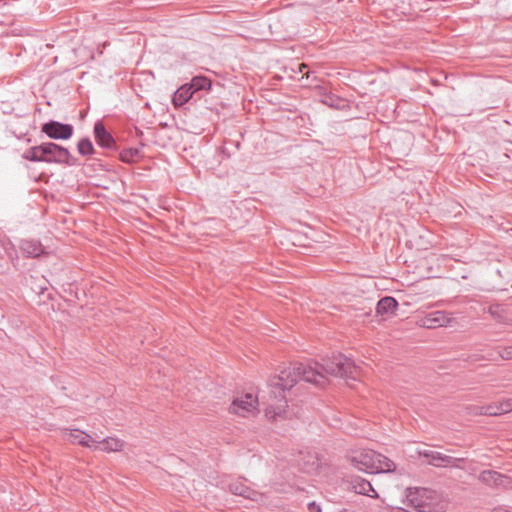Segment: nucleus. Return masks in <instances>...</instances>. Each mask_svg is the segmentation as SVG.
Masks as SVG:
<instances>
[{
  "mask_svg": "<svg viewBox=\"0 0 512 512\" xmlns=\"http://www.w3.org/2000/svg\"><path fill=\"white\" fill-rule=\"evenodd\" d=\"M339 512H351V511H350V510H346V509H344V510H341V511H339Z\"/></svg>",
  "mask_w": 512,
  "mask_h": 512,
  "instance_id": "obj_28",
  "label": "nucleus"
},
{
  "mask_svg": "<svg viewBox=\"0 0 512 512\" xmlns=\"http://www.w3.org/2000/svg\"><path fill=\"white\" fill-rule=\"evenodd\" d=\"M491 512H511V511L505 506H498V507L493 508Z\"/></svg>",
  "mask_w": 512,
  "mask_h": 512,
  "instance_id": "obj_25",
  "label": "nucleus"
},
{
  "mask_svg": "<svg viewBox=\"0 0 512 512\" xmlns=\"http://www.w3.org/2000/svg\"><path fill=\"white\" fill-rule=\"evenodd\" d=\"M123 448V442L116 437H107L103 440H98V443H95L94 450L100 451H120Z\"/></svg>",
  "mask_w": 512,
  "mask_h": 512,
  "instance_id": "obj_16",
  "label": "nucleus"
},
{
  "mask_svg": "<svg viewBox=\"0 0 512 512\" xmlns=\"http://www.w3.org/2000/svg\"><path fill=\"white\" fill-rule=\"evenodd\" d=\"M94 135L96 142L104 148H112L115 144L112 135L106 130L102 122L95 123Z\"/></svg>",
  "mask_w": 512,
  "mask_h": 512,
  "instance_id": "obj_13",
  "label": "nucleus"
},
{
  "mask_svg": "<svg viewBox=\"0 0 512 512\" xmlns=\"http://www.w3.org/2000/svg\"><path fill=\"white\" fill-rule=\"evenodd\" d=\"M499 355L502 359H512V346H508L499 351Z\"/></svg>",
  "mask_w": 512,
  "mask_h": 512,
  "instance_id": "obj_23",
  "label": "nucleus"
},
{
  "mask_svg": "<svg viewBox=\"0 0 512 512\" xmlns=\"http://www.w3.org/2000/svg\"><path fill=\"white\" fill-rule=\"evenodd\" d=\"M512 410V399H506L498 404H488L472 407V413L475 415L499 416Z\"/></svg>",
  "mask_w": 512,
  "mask_h": 512,
  "instance_id": "obj_7",
  "label": "nucleus"
},
{
  "mask_svg": "<svg viewBox=\"0 0 512 512\" xmlns=\"http://www.w3.org/2000/svg\"><path fill=\"white\" fill-rule=\"evenodd\" d=\"M4 272V268L3 266L0 264V274H2Z\"/></svg>",
  "mask_w": 512,
  "mask_h": 512,
  "instance_id": "obj_27",
  "label": "nucleus"
},
{
  "mask_svg": "<svg viewBox=\"0 0 512 512\" xmlns=\"http://www.w3.org/2000/svg\"><path fill=\"white\" fill-rule=\"evenodd\" d=\"M44 144V154H45V162H56L61 164H68L70 153L68 149L52 143H43Z\"/></svg>",
  "mask_w": 512,
  "mask_h": 512,
  "instance_id": "obj_8",
  "label": "nucleus"
},
{
  "mask_svg": "<svg viewBox=\"0 0 512 512\" xmlns=\"http://www.w3.org/2000/svg\"><path fill=\"white\" fill-rule=\"evenodd\" d=\"M408 504L418 512H437L440 510L439 496L428 488H408L406 490Z\"/></svg>",
  "mask_w": 512,
  "mask_h": 512,
  "instance_id": "obj_3",
  "label": "nucleus"
},
{
  "mask_svg": "<svg viewBox=\"0 0 512 512\" xmlns=\"http://www.w3.org/2000/svg\"><path fill=\"white\" fill-rule=\"evenodd\" d=\"M67 438L72 442L76 443L78 445H83L88 448H93L95 443H97V440L87 435L85 432L80 430H70L69 433H67Z\"/></svg>",
  "mask_w": 512,
  "mask_h": 512,
  "instance_id": "obj_14",
  "label": "nucleus"
},
{
  "mask_svg": "<svg viewBox=\"0 0 512 512\" xmlns=\"http://www.w3.org/2000/svg\"><path fill=\"white\" fill-rule=\"evenodd\" d=\"M229 491L232 494L241 496L250 500L257 501L261 498V494L254 489H250L240 480L234 481L229 484Z\"/></svg>",
  "mask_w": 512,
  "mask_h": 512,
  "instance_id": "obj_12",
  "label": "nucleus"
},
{
  "mask_svg": "<svg viewBox=\"0 0 512 512\" xmlns=\"http://www.w3.org/2000/svg\"><path fill=\"white\" fill-rule=\"evenodd\" d=\"M41 131L49 138L67 140L73 134V126L58 121H50L43 124Z\"/></svg>",
  "mask_w": 512,
  "mask_h": 512,
  "instance_id": "obj_6",
  "label": "nucleus"
},
{
  "mask_svg": "<svg viewBox=\"0 0 512 512\" xmlns=\"http://www.w3.org/2000/svg\"><path fill=\"white\" fill-rule=\"evenodd\" d=\"M355 468L370 474L388 473L395 470V464L386 456L375 450H360L352 456Z\"/></svg>",
  "mask_w": 512,
  "mask_h": 512,
  "instance_id": "obj_2",
  "label": "nucleus"
},
{
  "mask_svg": "<svg viewBox=\"0 0 512 512\" xmlns=\"http://www.w3.org/2000/svg\"><path fill=\"white\" fill-rule=\"evenodd\" d=\"M453 316L445 310H436L427 313L417 320V325L425 329H436L451 325Z\"/></svg>",
  "mask_w": 512,
  "mask_h": 512,
  "instance_id": "obj_4",
  "label": "nucleus"
},
{
  "mask_svg": "<svg viewBox=\"0 0 512 512\" xmlns=\"http://www.w3.org/2000/svg\"><path fill=\"white\" fill-rule=\"evenodd\" d=\"M44 144L39 146L31 147L25 152V158L30 161H41L45 162Z\"/></svg>",
  "mask_w": 512,
  "mask_h": 512,
  "instance_id": "obj_20",
  "label": "nucleus"
},
{
  "mask_svg": "<svg viewBox=\"0 0 512 512\" xmlns=\"http://www.w3.org/2000/svg\"><path fill=\"white\" fill-rule=\"evenodd\" d=\"M188 84L194 93L199 90H209L212 85L211 80L205 76H195Z\"/></svg>",
  "mask_w": 512,
  "mask_h": 512,
  "instance_id": "obj_19",
  "label": "nucleus"
},
{
  "mask_svg": "<svg viewBox=\"0 0 512 512\" xmlns=\"http://www.w3.org/2000/svg\"><path fill=\"white\" fill-rule=\"evenodd\" d=\"M78 152L83 156H88L93 153V145L88 138L81 139L77 144Z\"/></svg>",
  "mask_w": 512,
  "mask_h": 512,
  "instance_id": "obj_21",
  "label": "nucleus"
},
{
  "mask_svg": "<svg viewBox=\"0 0 512 512\" xmlns=\"http://www.w3.org/2000/svg\"><path fill=\"white\" fill-rule=\"evenodd\" d=\"M257 405V398L253 396L252 393H246L245 395L234 398L230 406V411L241 417H247L257 411Z\"/></svg>",
  "mask_w": 512,
  "mask_h": 512,
  "instance_id": "obj_5",
  "label": "nucleus"
},
{
  "mask_svg": "<svg viewBox=\"0 0 512 512\" xmlns=\"http://www.w3.org/2000/svg\"><path fill=\"white\" fill-rule=\"evenodd\" d=\"M309 512H322L321 506L316 502H310L308 504Z\"/></svg>",
  "mask_w": 512,
  "mask_h": 512,
  "instance_id": "obj_24",
  "label": "nucleus"
},
{
  "mask_svg": "<svg viewBox=\"0 0 512 512\" xmlns=\"http://www.w3.org/2000/svg\"><path fill=\"white\" fill-rule=\"evenodd\" d=\"M324 373L336 377L356 379L360 375V370L350 358L340 353L323 359L322 364L299 363L280 370L279 374L269 381L271 395L275 398L277 404H269L266 409L267 417L276 419L283 415L287 406L284 393L292 388L297 381L304 380L307 383L324 386Z\"/></svg>",
  "mask_w": 512,
  "mask_h": 512,
  "instance_id": "obj_1",
  "label": "nucleus"
},
{
  "mask_svg": "<svg viewBox=\"0 0 512 512\" xmlns=\"http://www.w3.org/2000/svg\"><path fill=\"white\" fill-rule=\"evenodd\" d=\"M193 94L194 92L192 91L189 84H184L176 90L173 95L172 102L174 106H182L191 99Z\"/></svg>",
  "mask_w": 512,
  "mask_h": 512,
  "instance_id": "obj_17",
  "label": "nucleus"
},
{
  "mask_svg": "<svg viewBox=\"0 0 512 512\" xmlns=\"http://www.w3.org/2000/svg\"><path fill=\"white\" fill-rule=\"evenodd\" d=\"M19 249H21L26 257L36 258L47 254L45 247L42 246L38 240L33 239L23 240L21 244H19Z\"/></svg>",
  "mask_w": 512,
  "mask_h": 512,
  "instance_id": "obj_11",
  "label": "nucleus"
},
{
  "mask_svg": "<svg viewBox=\"0 0 512 512\" xmlns=\"http://www.w3.org/2000/svg\"><path fill=\"white\" fill-rule=\"evenodd\" d=\"M305 68H307V65L302 63V64L299 66V71H300V72H303Z\"/></svg>",
  "mask_w": 512,
  "mask_h": 512,
  "instance_id": "obj_26",
  "label": "nucleus"
},
{
  "mask_svg": "<svg viewBox=\"0 0 512 512\" xmlns=\"http://www.w3.org/2000/svg\"><path fill=\"white\" fill-rule=\"evenodd\" d=\"M397 308V302L392 296H385L377 303L376 311L380 316H391Z\"/></svg>",
  "mask_w": 512,
  "mask_h": 512,
  "instance_id": "obj_15",
  "label": "nucleus"
},
{
  "mask_svg": "<svg viewBox=\"0 0 512 512\" xmlns=\"http://www.w3.org/2000/svg\"><path fill=\"white\" fill-rule=\"evenodd\" d=\"M420 454L425 458H428L429 464L437 467L448 465L458 467L459 465L457 463L462 461L461 458H454L453 456H447L433 450H424Z\"/></svg>",
  "mask_w": 512,
  "mask_h": 512,
  "instance_id": "obj_9",
  "label": "nucleus"
},
{
  "mask_svg": "<svg viewBox=\"0 0 512 512\" xmlns=\"http://www.w3.org/2000/svg\"><path fill=\"white\" fill-rule=\"evenodd\" d=\"M139 155L138 149H127L121 153V159L124 162H134Z\"/></svg>",
  "mask_w": 512,
  "mask_h": 512,
  "instance_id": "obj_22",
  "label": "nucleus"
},
{
  "mask_svg": "<svg viewBox=\"0 0 512 512\" xmlns=\"http://www.w3.org/2000/svg\"><path fill=\"white\" fill-rule=\"evenodd\" d=\"M354 491L358 494L370 496V497H378L376 490L372 487L370 482L363 478H355L353 481Z\"/></svg>",
  "mask_w": 512,
  "mask_h": 512,
  "instance_id": "obj_18",
  "label": "nucleus"
},
{
  "mask_svg": "<svg viewBox=\"0 0 512 512\" xmlns=\"http://www.w3.org/2000/svg\"><path fill=\"white\" fill-rule=\"evenodd\" d=\"M507 478V476L502 475L495 470H483L478 476V479L481 483L491 487L505 486L507 483Z\"/></svg>",
  "mask_w": 512,
  "mask_h": 512,
  "instance_id": "obj_10",
  "label": "nucleus"
}]
</instances>
